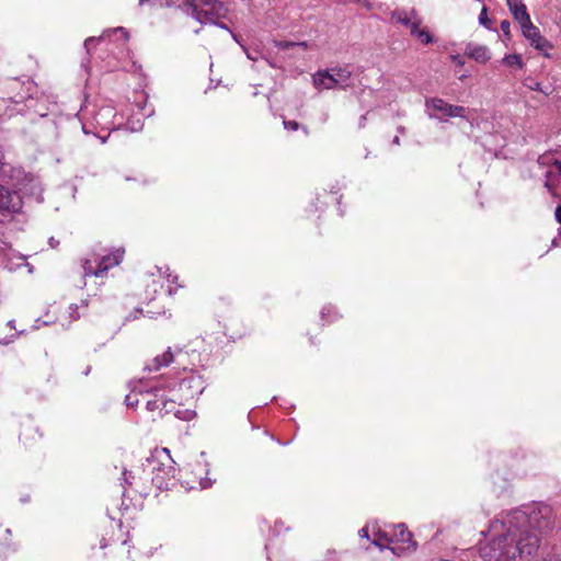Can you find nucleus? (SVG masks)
I'll return each instance as SVG.
<instances>
[{
    "label": "nucleus",
    "instance_id": "nucleus-1",
    "mask_svg": "<svg viewBox=\"0 0 561 561\" xmlns=\"http://www.w3.org/2000/svg\"><path fill=\"white\" fill-rule=\"evenodd\" d=\"M554 515L551 506L540 504L529 513L513 511L490 525L492 540L482 549L489 561H507L522 556H534L541 538L553 529Z\"/></svg>",
    "mask_w": 561,
    "mask_h": 561
},
{
    "label": "nucleus",
    "instance_id": "nucleus-2",
    "mask_svg": "<svg viewBox=\"0 0 561 561\" xmlns=\"http://www.w3.org/2000/svg\"><path fill=\"white\" fill-rule=\"evenodd\" d=\"M148 461L152 466V470L157 471L152 480L159 488L163 486L165 480L175 478L178 470L168 448L156 449Z\"/></svg>",
    "mask_w": 561,
    "mask_h": 561
},
{
    "label": "nucleus",
    "instance_id": "nucleus-3",
    "mask_svg": "<svg viewBox=\"0 0 561 561\" xmlns=\"http://www.w3.org/2000/svg\"><path fill=\"white\" fill-rule=\"evenodd\" d=\"M187 12L201 23L213 22L220 14L221 3L218 0H186Z\"/></svg>",
    "mask_w": 561,
    "mask_h": 561
},
{
    "label": "nucleus",
    "instance_id": "nucleus-4",
    "mask_svg": "<svg viewBox=\"0 0 561 561\" xmlns=\"http://www.w3.org/2000/svg\"><path fill=\"white\" fill-rule=\"evenodd\" d=\"M36 87L32 81L21 82L18 79H10L5 82L7 100L14 104H21L33 98Z\"/></svg>",
    "mask_w": 561,
    "mask_h": 561
},
{
    "label": "nucleus",
    "instance_id": "nucleus-5",
    "mask_svg": "<svg viewBox=\"0 0 561 561\" xmlns=\"http://www.w3.org/2000/svg\"><path fill=\"white\" fill-rule=\"evenodd\" d=\"M23 202L19 193L0 185V222L9 220L22 209Z\"/></svg>",
    "mask_w": 561,
    "mask_h": 561
},
{
    "label": "nucleus",
    "instance_id": "nucleus-6",
    "mask_svg": "<svg viewBox=\"0 0 561 561\" xmlns=\"http://www.w3.org/2000/svg\"><path fill=\"white\" fill-rule=\"evenodd\" d=\"M426 108L443 113L446 117H466V108L460 105H453L439 98H430L425 101Z\"/></svg>",
    "mask_w": 561,
    "mask_h": 561
},
{
    "label": "nucleus",
    "instance_id": "nucleus-7",
    "mask_svg": "<svg viewBox=\"0 0 561 561\" xmlns=\"http://www.w3.org/2000/svg\"><path fill=\"white\" fill-rule=\"evenodd\" d=\"M523 35L530 42V44L539 51H543L548 56L547 50L552 46L551 44L540 34V31L531 22L520 25Z\"/></svg>",
    "mask_w": 561,
    "mask_h": 561
},
{
    "label": "nucleus",
    "instance_id": "nucleus-8",
    "mask_svg": "<svg viewBox=\"0 0 561 561\" xmlns=\"http://www.w3.org/2000/svg\"><path fill=\"white\" fill-rule=\"evenodd\" d=\"M507 7L513 14L514 19L523 25L525 23H529L530 16L527 13L526 5L522 2V0H506Z\"/></svg>",
    "mask_w": 561,
    "mask_h": 561
},
{
    "label": "nucleus",
    "instance_id": "nucleus-9",
    "mask_svg": "<svg viewBox=\"0 0 561 561\" xmlns=\"http://www.w3.org/2000/svg\"><path fill=\"white\" fill-rule=\"evenodd\" d=\"M391 19L397 23L410 27V31L412 30L413 20H421L415 9H396L391 12Z\"/></svg>",
    "mask_w": 561,
    "mask_h": 561
},
{
    "label": "nucleus",
    "instance_id": "nucleus-10",
    "mask_svg": "<svg viewBox=\"0 0 561 561\" xmlns=\"http://www.w3.org/2000/svg\"><path fill=\"white\" fill-rule=\"evenodd\" d=\"M330 70L333 75L335 83L340 89L346 90L348 87H351L350 80L352 77V70L348 66L333 67Z\"/></svg>",
    "mask_w": 561,
    "mask_h": 561
},
{
    "label": "nucleus",
    "instance_id": "nucleus-11",
    "mask_svg": "<svg viewBox=\"0 0 561 561\" xmlns=\"http://www.w3.org/2000/svg\"><path fill=\"white\" fill-rule=\"evenodd\" d=\"M313 84L318 89L323 88L327 90H331L339 88L334 81L333 75L330 69L319 70L313 76Z\"/></svg>",
    "mask_w": 561,
    "mask_h": 561
},
{
    "label": "nucleus",
    "instance_id": "nucleus-12",
    "mask_svg": "<svg viewBox=\"0 0 561 561\" xmlns=\"http://www.w3.org/2000/svg\"><path fill=\"white\" fill-rule=\"evenodd\" d=\"M124 250L123 249H116L112 253L107 255H96L99 257V265L102 268L103 274L110 270L111 267H114L118 265L123 259Z\"/></svg>",
    "mask_w": 561,
    "mask_h": 561
},
{
    "label": "nucleus",
    "instance_id": "nucleus-13",
    "mask_svg": "<svg viewBox=\"0 0 561 561\" xmlns=\"http://www.w3.org/2000/svg\"><path fill=\"white\" fill-rule=\"evenodd\" d=\"M466 54L478 62H486L490 59L489 49L482 45H471L466 47Z\"/></svg>",
    "mask_w": 561,
    "mask_h": 561
},
{
    "label": "nucleus",
    "instance_id": "nucleus-14",
    "mask_svg": "<svg viewBox=\"0 0 561 561\" xmlns=\"http://www.w3.org/2000/svg\"><path fill=\"white\" fill-rule=\"evenodd\" d=\"M172 362H173V354H172L171 350L169 348L163 354L156 356L152 359L151 364L146 366V369L148 371H158L162 367L170 365Z\"/></svg>",
    "mask_w": 561,
    "mask_h": 561
},
{
    "label": "nucleus",
    "instance_id": "nucleus-15",
    "mask_svg": "<svg viewBox=\"0 0 561 561\" xmlns=\"http://www.w3.org/2000/svg\"><path fill=\"white\" fill-rule=\"evenodd\" d=\"M105 38L116 42L118 44H125L129 38V34L124 27H115V28L105 31L100 36V39H105Z\"/></svg>",
    "mask_w": 561,
    "mask_h": 561
},
{
    "label": "nucleus",
    "instance_id": "nucleus-16",
    "mask_svg": "<svg viewBox=\"0 0 561 561\" xmlns=\"http://www.w3.org/2000/svg\"><path fill=\"white\" fill-rule=\"evenodd\" d=\"M393 537L398 542L409 543L408 548H415V545L412 542V534L403 524L394 527Z\"/></svg>",
    "mask_w": 561,
    "mask_h": 561
},
{
    "label": "nucleus",
    "instance_id": "nucleus-17",
    "mask_svg": "<svg viewBox=\"0 0 561 561\" xmlns=\"http://www.w3.org/2000/svg\"><path fill=\"white\" fill-rule=\"evenodd\" d=\"M422 20H413L410 33L412 36L419 38L423 44L427 45L433 42V37L427 31L420 28Z\"/></svg>",
    "mask_w": 561,
    "mask_h": 561
},
{
    "label": "nucleus",
    "instance_id": "nucleus-18",
    "mask_svg": "<svg viewBox=\"0 0 561 561\" xmlns=\"http://www.w3.org/2000/svg\"><path fill=\"white\" fill-rule=\"evenodd\" d=\"M99 257L96 255L93 259H87L83 262L84 275H94L101 276L103 275L102 268L99 265Z\"/></svg>",
    "mask_w": 561,
    "mask_h": 561
},
{
    "label": "nucleus",
    "instance_id": "nucleus-19",
    "mask_svg": "<svg viewBox=\"0 0 561 561\" xmlns=\"http://www.w3.org/2000/svg\"><path fill=\"white\" fill-rule=\"evenodd\" d=\"M503 62L508 67H517V68L524 67V62H523L522 56L519 54L506 55L503 58Z\"/></svg>",
    "mask_w": 561,
    "mask_h": 561
},
{
    "label": "nucleus",
    "instance_id": "nucleus-20",
    "mask_svg": "<svg viewBox=\"0 0 561 561\" xmlns=\"http://www.w3.org/2000/svg\"><path fill=\"white\" fill-rule=\"evenodd\" d=\"M167 404L168 402L163 400H152L147 402V409L149 411H154L157 409H160L161 405H163V408L167 409Z\"/></svg>",
    "mask_w": 561,
    "mask_h": 561
},
{
    "label": "nucleus",
    "instance_id": "nucleus-21",
    "mask_svg": "<svg viewBox=\"0 0 561 561\" xmlns=\"http://www.w3.org/2000/svg\"><path fill=\"white\" fill-rule=\"evenodd\" d=\"M479 22L480 24H482L483 26L485 27H490V19L488 18V12H486V8L483 7L482 10H481V13L479 15Z\"/></svg>",
    "mask_w": 561,
    "mask_h": 561
},
{
    "label": "nucleus",
    "instance_id": "nucleus-22",
    "mask_svg": "<svg viewBox=\"0 0 561 561\" xmlns=\"http://www.w3.org/2000/svg\"><path fill=\"white\" fill-rule=\"evenodd\" d=\"M528 89L533 90V91H541L543 93H546L542 89H541V84L539 82H536L534 80H526L525 83H524Z\"/></svg>",
    "mask_w": 561,
    "mask_h": 561
},
{
    "label": "nucleus",
    "instance_id": "nucleus-23",
    "mask_svg": "<svg viewBox=\"0 0 561 561\" xmlns=\"http://www.w3.org/2000/svg\"><path fill=\"white\" fill-rule=\"evenodd\" d=\"M293 46H301V47L306 48L307 47V43L306 42H301V43L283 42V43L279 44V47L285 48V49L290 48Z\"/></svg>",
    "mask_w": 561,
    "mask_h": 561
},
{
    "label": "nucleus",
    "instance_id": "nucleus-24",
    "mask_svg": "<svg viewBox=\"0 0 561 561\" xmlns=\"http://www.w3.org/2000/svg\"><path fill=\"white\" fill-rule=\"evenodd\" d=\"M501 31L503 32V34L507 37H510L511 35V23L506 20L502 21L501 22Z\"/></svg>",
    "mask_w": 561,
    "mask_h": 561
},
{
    "label": "nucleus",
    "instance_id": "nucleus-25",
    "mask_svg": "<svg viewBox=\"0 0 561 561\" xmlns=\"http://www.w3.org/2000/svg\"><path fill=\"white\" fill-rule=\"evenodd\" d=\"M299 123L296 122V121H284V127L286 129H290V130H297L299 128Z\"/></svg>",
    "mask_w": 561,
    "mask_h": 561
},
{
    "label": "nucleus",
    "instance_id": "nucleus-26",
    "mask_svg": "<svg viewBox=\"0 0 561 561\" xmlns=\"http://www.w3.org/2000/svg\"><path fill=\"white\" fill-rule=\"evenodd\" d=\"M101 41L100 37H89L84 41V47L88 51H90L91 47L94 46L96 42Z\"/></svg>",
    "mask_w": 561,
    "mask_h": 561
},
{
    "label": "nucleus",
    "instance_id": "nucleus-27",
    "mask_svg": "<svg viewBox=\"0 0 561 561\" xmlns=\"http://www.w3.org/2000/svg\"><path fill=\"white\" fill-rule=\"evenodd\" d=\"M125 402H126V404H127L128 407H135V405L137 404L138 400H137V399H134V397H133V396L128 394V396H126V398H125Z\"/></svg>",
    "mask_w": 561,
    "mask_h": 561
},
{
    "label": "nucleus",
    "instance_id": "nucleus-28",
    "mask_svg": "<svg viewBox=\"0 0 561 561\" xmlns=\"http://www.w3.org/2000/svg\"><path fill=\"white\" fill-rule=\"evenodd\" d=\"M556 219L561 224V205H559L556 209Z\"/></svg>",
    "mask_w": 561,
    "mask_h": 561
},
{
    "label": "nucleus",
    "instance_id": "nucleus-29",
    "mask_svg": "<svg viewBox=\"0 0 561 561\" xmlns=\"http://www.w3.org/2000/svg\"><path fill=\"white\" fill-rule=\"evenodd\" d=\"M359 536L360 537H364V538H368V529L365 527V528H362L359 530Z\"/></svg>",
    "mask_w": 561,
    "mask_h": 561
},
{
    "label": "nucleus",
    "instance_id": "nucleus-30",
    "mask_svg": "<svg viewBox=\"0 0 561 561\" xmlns=\"http://www.w3.org/2000/svg\"><path fill=\"white\" fill-rule=\"evenodd\" d=\"M58 244H59V241H58V240H55L54 238H50V239H49V245H50L51 248H56Z\"/></svg>",
    "mask_w": 561,
    "mask_h": 561
},
{
    "label": "nucleus",
    "instance_id": "nucleus-31",
    "mask_svg": "<svg viewBox=\"0 0 561 561\" xmlns=\"http://www.w3.org/2000/svg\"><path fill=\"white\" fill-rule=\"evenodd\" d=\"M70 310H71V317H73L75 319H78L79 314L76 312L77 307L73 308L72 306H70Z\"/></svg>",
    "mask_w": 561,
    "mask_h": 561
},
{
    "label": "nucleus",
    "instance_id": "nucleus-32",
    "mask_svg": "<svg viewBox=\"0 0 561 561\" xmlns=\"http://www.w3.org/2000/svg\"><path fill=\"white\" fill-rule=\"evenodd\" d=\"M451 58H453V60H455L458 65H462V64H463L459 56H453Z\"/></svg>",
    "mask_w": 561,
    "mask_h": 561
},
{
    "label": "nucleus",
    "instance_id": "nucleus-33",
    "mask_svg": "<svg viewBox=\"0 0 561 561\" xmlns=\"http://www.w3.org/2000/svg\"><path fill=\"white\" fill-rule=\"evenodd\" d=\"M392 142H393V144H396V145H399V144H400V138H399L398 136H396V137L393 138V141H392Z\"/></svg>",
    "mask_w": 561,
    "mask_h": 561
},
{
    "label": "nucleus",
    "instance_id": "nucleus-34",
    "mask_svg": "<svg viewBox=\"0 0 561 561\" xmlns=\"http://www.w3.org/2000/svg\"><path fill=\"white\" fill-rule=\"evenodd\" d=\"M374 543L380 548H382V543L380 541L374 540Z\"/></svg>",
    "mask_w": 561,
    "mask_h": 561
},
{
    "label": "nucleus",
    "instance_id": "nucleus-35",
    "mask_svg": "<svg viewBox=\"0 0 561 561\" xmlns=\"http://www.w3.org/2000/svg\"><path fill=\"white\" fill-rule=\"evenodd\" d=\"M90 369H91V367H90V366H88V367H87V369L84 370V375H89Z\"/></svg>",
    "mask_w": 561,
    "mask_h": 561
},
{
    "label": "nucleus",
    "instance_id": "nucleus-36",
    "mask_svg": "<svg viewBox=\"0 0 561 561\" xmlns=\"http://www.w3.org/2000/svg\"><path fill=\"white\" fill-rule=\"evenodd\" d=\"M14 321H9V325L12 328V329H15V327L13 325Z\"/></svg>",
    "mask_w": 561,
    "mask_h": 561
},
{
    "label": "nucleus",
    "instance_id": "nucleus-37",
    "mask_svg": "<svg viewBox=\"0 0 561 561\" xmlns=\"http://www.w3.org/2000/svg\"><path fill=\"white\" fill-rule=\"evenodd\" d=\"M175 415H176L178 417H181V416H180V411H176V412H175Z\"/></svg>",
    "mask_w": 561,
    "mask_h": 561
}]
</instances>
